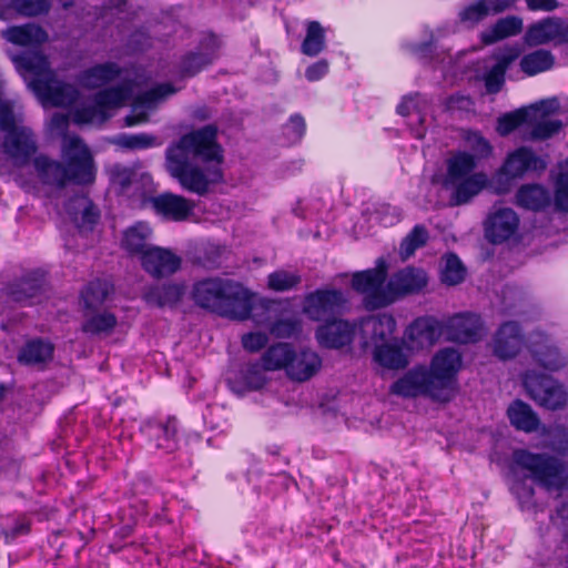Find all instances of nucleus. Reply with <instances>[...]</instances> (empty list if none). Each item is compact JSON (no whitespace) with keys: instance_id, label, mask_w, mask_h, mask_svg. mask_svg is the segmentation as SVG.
I'll list each match as a JSON object with an SVG mask.
<instances>
[{"instance_id":"f257e3e1","label":"nucleus","mask_w":568,"mask_h":568,"mask_svg":"<svg viewBox=\"0 0 568 568\" xmlns=\"http://www.w3.org/2000/svg\"><path fill=\"white\" fill-rule=\"evenodd\" d=\"M13 61L42 104L71 108V116L78 124H100L109 119L114 110L124 106L138 94L135 84L124 82L120 87L98 93L92 99L80 100L73 85L57 80L47 58L42 54H23L14 57Z\"/></svg>"},{"instance_id":"f03ea898","label":"nucleus","mask_w":568,"mask_h":568,"mask_svg":"<svg viewBox=\"0 0 568 568\" xmlns=\"http://www.w3.org/2000/svg\"><path fill=\"white\" fill-rule=\"evenodd\" d=\"M460 353L452 347L434 355L429 368L419 365L408 369L390 385V393L403 398L429 397L439 403H449L458 393Z\"/></svg>"},{"instance_id":"7ed1b4c3","label":"nucleus","mask_w":568,"mask_h":568,"mask_svg":"<svg viewBox=\"0 0 568 568\" xmlns=\"http://www.w3.org/2000/svg\"><path fill=\"white\" fill-rule=\"evenodd\" d=\"M559 116H568V98H547L504 113L497 120L496 130L501 136H506L526 125L531 139H559L565 130V123Z\"/></svg>"},{"instance_id":"20e7f679","label":"nucleus","mask_w":568,"mask_h":568,"mask_svg":"<svg viewBox=\"0 0 568 568\" xmlns=\"http://www.w3.org/2000/svg\"><path fill=\"white\" fill-rule=\"evenodd\" d=\"M254 294L243 283L221 276L205 277L193 283L191 298L203 310L230 320H247L253 310Z\"/></svg>"},{"instance_id":"39448f33","label":"nucleus","mask_w":568,"mask_h":568,"mask_svg":"<svg viewBox=\"0 0 568 568\" xmlns=\"http://www.w3.org/2000/svg\"><path fill=\"white\" fill-rule=\"evenodd\" d=\"M64 162L40 154L34 159V169L44 184L64 189L69 183L92 185L97 179V166L89 144H62Z\"/></svg>"},{"instance_id":"423d86ee","label":"nucleus","mask_w":568,"mask_h":568,"mask_svg":"<svg viewBox=\"0 0 568 568\" xmlns=\"http://www.w3.org/2000/svg\"><path fill=\"white\" fill-rule=\"evenodd\" d=\"M513 462L547 490H562L568 485L566 463L555 455L517 448L513 452Z\"/></svg>"},{"instance_id":"0eeeda50","label":"nucleus","mask_w":568,"mask_h":568,"mask_svg":"<svg viewBox=\"0 0 568 568\" xmlns=\"http://www.w3.org/2000/svg\"><path fill=\"white\" fill-rule=\"evenodd\" d=\"M165 154L168 171L187 192L204 196L209 193L211 184L223 181L222 168H207L205 173L182 149L170 144Z\"/></svg>"},{"instance_id":"6e6552de","label":"nucleus","mask_w":568,"mask_h":568,"mask_svg":"<svg viewBox=\"0 0 568 568\" xmlns=\"http://www.w3.org/2000/svg\"><path fill=\"white\" fill-rule=\"evenodd\" d=\"M388 263L384 257L376 260L375 266L354 272L351 287L363 295V304L367 311H375L392 304L388 298Z\"/></svg>"},{"instance_id":"1a4fd4ad","label":"nucleus","mask_w":568,"mask_h":568,"mask_svg":"<svg viewBox=\"0 0 568 568\" xmlns=\"http://www.w3.org/2000/svg\"><path fill=\"white\" fill-rule=\"evenodd\" d=\"M348 300L339 288L322 287L307 293L303 300V313L313 322H325L343 316Z\"/></svg>"},{"instance_id":"9d476101","label":"nucleus","mask_w":568,"mask_h":568,"mask_svg":"<svg viewBox=\"0 0 568 568\" xmlns=\"http://www.w3.org/2000/svg\"><path fill=\"white\" fill-rule=\"evenodd\" d=\"M523 385L532 400L549 410L560 409L567 404L568 396L564 386L548 375L526 372Z\"/></svg>"},{"instance_id":"9b49d317","label":"nucleus","mask_w":568,"mask_h":568,"mask_svg":"<svg viewBox=\"0 0 568 568\" xmlns=\"http://www.w3.org/2000/svg\"><path fill=\"white\" fill-rule=\"evenodd\" d=\"M179 420L175 416L148 418L142 422L140 433L148 445L163 454H172L179 448Z\"/></svg>"},{"instance_id":"f8f14e48","label":"nucleus","mask_w":568,"mask_h":568,"mask_svg":"<svg viewBox=\"0 0 568 568\" xmlns=\"http://www.w3.org/2000/svg\"><path fill=\"white\" fill-rule=\"evenodd\" d=\"M447 338L459 344L479 342L485 335L481 316L473 312L457 313L450 316L445 325Z\"/></svg>"},{"instance_id":"ddd939ff","label":"nucleus","mask_w":568,"mask_h":568,"mask_svg":"<svg viewBox=\"0 0 568 568\" xmlns=\"http://www.w3.org/2000/svg\"><path fill=\"white\" fill-rule=\"evenodd\" d=\"M546 168L547 163L542 158L536 155L529 148L521 145L506 156L497 175L509 182L523 178L528 172H542Z\"/></svg>"},{"instance_id":"4468645a","label":"nucleus","mask_w":568,"mask_h":568,"mask_svg":"<svg viewBox=\"0 0 568 568\" xmlns=\"http://www.w3.org/2000/svg\"><path fill=\"white\" fill-rule=\"evenodd\" d=\"M355 332V324L338 316L322 322L315 329V338L324 348L342 349L353 343Z\"/></svg>"},{"instance_id":"2eb2a0df","label":"nucleus","mask_w":568,"mask_h":568,"mask_svg":"<svg viewBox=\"0 0 568 568\" xmlns=\"http://www.w3.org/2000/svg\"><path fill=\"white\" fill-rule=\"evenodd\" d=\"M142 268L153 278L161 280L175 274L182 258L171 248L153 245L140 258Z\"/></svg>"},{"instance_id":"dca6fc26","label":"nucleus","mask_w":568,"mask_h":568,"mask_svg":"<svg viewBox=\"0 0 568 568\" xmlns=\"http://www.w3.org/2000/svg\"><path fill=\"white\" fill-rule=\"evenodd\" d=\"M428 284V277L424 270L406 266L398 270L388 280V298L392 304L408 295L420 293Z\"/></svg>"},{"instance_id":"f3484780","label":"nucleus","mask_w":568,"mask_h":568,"mask_svg":"<svg viewBox=\"0 0 568 568\" xmlns=\"http://www.w3.org/2000/svg\"><path fill=\"white\" fill-rule=\"evenodd\" d=\"M150 205L155 215L164 221H186L195 209L192 200L172 192H163L150 199Z\"/></svg>"},{"instance_id":"a211bd4d","label":"nucleus","mask_w":568,"mask_h":568,"mask_svg":"<svg viewBox=\"0 0 568 568\" xmlns=\"http://www.w3.org/2000/svg\"><path fill=\"white\" fill-rule=\"evenodd\" d=\"M48 273L41 268L27 272L20 278L8 285V296L20 304L31 305V300L41 296L47 287Z\"/></svg>"},{"instance_id":"6ab92c4d","label":"nucleus","mask_w":568,"mask_h":568,"mask_svg":"<svg viewBox=\"0 0 568 568\" xmlns=\"http://www.w3.org/2000/svg\"><path fill=\"white\" fill-rule=\"evenodd\" d=\"M494 354L503 361L516 357L525 345V335L518 322L503 323L494 336Z\"/></svg>"},{"instance_id":"aec40b11","label":"nucleus","mask_w":568,"mask_h":568,"mask_svg":"<svg viewBox=\"0 0 568 568\" xmlns=\"http://www.w3.org/2000/svg\"><path fill=\"white\" fill-rule=\"evenodd\" d=\"M518 225L516 212L510 207H501L485 221V236L493 244H501L516 233Z\"/></svg>"},{"instance_id":"412c9836","label":"nucleus","mask_w":568,"mask_h":568,"mask_svg":"<svg viewBox=\"0 0 568 568\" xmlns=\"http://www.w3.org/2000/svg\"><path fill=\"white\" fill-rule=\"evenodd\" d=\"M488 178L484 172H477L454 183L443 182L446 190H450L449 205L460 206L469 203L488 185Z\"/></svg>"},{"instance_id":"4be33fe9","label":"nucleus","mask_w":568,"mask_h":568,"mask_svg":"<svg viewBox=\"0 0 568 568\" xmlns=\"http://www.w3.org/2000/svg\"><path fill=\"white\" fill-rule=\"evenodd\" d=\"M321 367L322 358L316 352L308 348L300 352L295 349L285 374L293 382L304 383L314 377Z\"/></svg>"},{"instance_id":"5701e85b","label":"nucleus","mask_w":568,"mask_h":568,"mask_svg":"<svg viewBox=\"0 0 568 568\" xmlns=\"http://www.w3.org/2000/svg\"><path fill=\"white\" fill-rule=\"evenodd\" d=\"M185 294L183 283L153 284L145 288L143 300L148 305L163 307H175Z\"/></svg>"},{"instance_id":"b1692460","label":"nucleus","mask_w":568,"mask_h":568,"mask_svg":"<svg viewBox=\"0 0 568 568\" xmlns=\"http://www.w3.org/2000/svg\"><path fill=\"white\" fill-rule=\"evenodd\" d=\"M172 93V90L166 85H161L152 89L143 94L134 98L132 103V114L126 118L128 125H135L143 123L148 120V114L152 111L156 103L164 97Z\"/></svg>"},{"instance_id":"393cba45","label":"nucleus","mask_w":568,"mask_h":568,"mask_svg":"<svg viewBox=\"0 0 568 568\" xmlns=\"http://www.w3.org/2000/svg\"><path fill=\"white\" fill-rule=\"evenodd\" d=\"M152 229L144 222H136L124 230L121 239V247L130 255L142 257L144 252L153 245L149 243L152 236Z\"/></svg>"},{"instance_id":"a878e982","label":"nucleus","mask_w":568,"mask_h":568,"mask_svg":"<svg viewBox=\"0 0 568 568\" xmlns=\"http://www.w3.org/2000/svg\"><path fill=\"white\" fill-rule=\"evenodd\" d=\"M373 359L381 367L393 371L404 369L408 365L403 342L397 341L375 344Z\"/></svg>"},{"instance_id":"bb28decb","label":"nucleus","mask_w":568,"mask_h":568,"mask_svg":"<svg viewBox=\"0 0 568 568\" xmlns=\"http://www.w3.org/2000/svg\"><path fill=\"white\" fill-rule=\"evenodd\" d=\"M530 45H539L548 42L562 43V21L548 18L531 26L525 36Z\"/></svg>"},{"instance_id":"cd10ccee","label":"nucleus","mask_w":568,"mask_h":568,"mask_svg":"<svg viewBox=\"0 0 568 568\" xmlns=\"http://www.w3.org/2000/svg\"><path fill=\"white\" fill-rule=\"evenodd\" d=\"M176 149H182L190 160L209 168H221L224 161V150L222 144H172Z\"/></svg>"},{"instance_id":"c85d7f7f","label":"nucleus","mask_w":568,"mask_h":568,"mask_svg":"<svg viewBox=\"0 0 568 568\" xmlns=\"http://www.w3.org/2000/svg\"><path fill=\"white\" fill-rule=\"evenodd\" d=\"M54 345L47 339L36 337L26 342L18 353V362L24 365L45 364L53 358Z\"/></svg>"},{"instance_id":"c756f323","label":"nucleus","mask_w":568,"mask_h":568,"mask_svg":"<svg viewBox=\"0 0 568 568\" xmlns=\"http://www.w3.org/2000/svg\"><path fill=\"white\" fill-rule=\"evenodd\" d=\"M507 417L515 429L525 433L536 432L540 425L538 415L521 399H515L509 404Z\"/></svg>"},{"instance_id":"7c9ffc66","label":"nucleus","mask_w":568,"mask_h":568,"mask_svg":"<svg viewBox=\"0 0 568 568\" xmlns=\"http://www.w3.org/2000/svg\"><path fill=\"white\" fill-rule=\"evenodd\" d=\"M1 34L13 44L28 48L38 47L48 40L47 32L33 23L8 28Z\"/></svg>"},{"instance_id":"2f4dec72","label":"nucleus","mask_w":568,"mask_h":568,"mask_svg":"<svg viewBox=\"0 0 568 568\" xmlns=\"http://www.w3.org/2000/svg\"><path fill=\"white\" fill-rule=\"evenodd\" d=\"M516 201L520 207L539 212L550 205L551 197L548 189L540 184H524L516 193Z\"/></svg>"},{"instance_id":"473e14b6","label":"nucleus","mask_w":568,"mask_h":568,"mask_svg":"<svg viewBox=\"0 0 568 568\" xmlns=\"http://www.w3.org/2000/svg\"><path fill=\"white\" fill-rule=\"evenodd\" d=\"M442 334V325L433 316H422L415 318L407 328L409 339L418 344H434Z\"/></svg>"},{"instance_id":"72a5a7b5","label":"nucleus","mask_w":568,"mask_h":568,"mask_svg":"<svg viewBox=\"0 0 568 568\" xmlns=\"http://www.w3.org/2000/svg\"><path fill=\"white\" fill-rule=\"evenodd\" d=\"M477 156L468 152L459 151L447 160V172L444 181L454 183L457 180L473 175L477 168Z\"/></svg>"},{"instance_id":"f704fd0d","label":"nucleus","mask_w":568,"mask_h":568,"mask_svg":"<svg viewBox=\"0 0 568 568\" xmlns=\"http://www.w3.org/2000/svg\"><path fill=\"white\" fill-rule=\"evenodd\" d=\"M295 348L290 343L278 342L268 346L261 357L263 368L266 372H275L284 369L288 366L293 358Z\"/></svg>"},{"instance_id":"c9c22d12","label":"nucleus","mask_w":568,"mask_h":568,"mask_svg":"<svg viewBox=\"0 0 568 568\" xmlns=\"http://www.w3.org/2000/svg\"><path fill=\"white\" fill-rule=\"evenodd\" d=\"M518 57L519 50L517 48H508L497 57L496 63L491 67L485 78L486 87L489 92L496 93L500 90L507 68Z\"/></svg>"},{"instance_id":"e433bc0d","label":"nucleus","mask_w":568,"mask_h":568,"mask_svg":"<svg viewBox=\"0 0 568 568\" xmlns=\"http://www.w3.org/2000/svg\"><path fill=\"white\" fill-rule=\"evenodd\" d=\"M429 109L428 100L418 94L410 93L404 95L396 106V112L400 116L410 118L412 123L423 124L426 120Z\"/></svg>"},{"instance_id":"4c0bfd02","label":"nucleus","mask_w":568,"mask_h":568,"mask_svg":"<svg viewBox=\"0 0 568 568\" xmlns=\"http://www.w3.org/2000/svg\"><path fill=\"white\" fill-rule=\"evenodd\" d=\"M523 29V20L510 16L499 19L494 26L481 32V40L491 44L508 37L518 34Z\"/></svg>"},{"instance_id":"58836bf2","label":"nucleus","mask_w":568,"mask_h":568,"mask_svg":"<svg viewBox=\"0 0 568 568\" xmlns=\"http://www.w3.org/2000/svg\"><path fill=\"white\" fill-rule=\"evenodd\" d=\"M111 292V286L106 281L93 280L90 281L81 291V300L85 311H95L108 298Z\"/></svg>"},{"instance_id":"ea45409f","label":"nucleus","mask_w":568,"mask_h":568,"mask_svg":"<svg viewBox=\"0 0 568 568\" xmlns=\"http://www.w3.org/2000/svg\"><path fill=\"white\" fill-rule=\"evenodd\" d=\"M555 64L554 55L547 50H536L525 54L520 60V70L528 77L550 70Z\"/></svg>"},{"instance_id":"a19ab883","label":"nucleus","mask_w":568,"mask_h":568,"mask_svg":"<svg viewBox=\"0 0 568 568\" xmlns=\"http://www.w3.org/2000/svg\"><path fill=\"white\" fill-rule=\"evenodd\" d=\"M119 72L120 70L114 63L99 64L84 71L79 81L85 88L95 89L113 80Z\"/></svg>"},{"instance_id":"79ce46f5","label":"nucleus","mask_w":568,"mask_h":568,"mask_svg":"<svg viewBox=\"0 0 568 568\" xmlns=\"http://www.w3.org/2000/svg\"><path fill=\"white\" fill-rule=\"evenodd\" d=\"M535 362L545 369L555 372L566 365L559 348L552 345H535L530 348Z\"/></svg>"},{"instance_id":"37998d69","label":"nucleus","mask_w":568,"mask_h":568,"mask_svg":"<svg viewBox=\"0 0 568 568\" xmlns=\"http://www.w3.org/2000/svg\"><path fill=\"white\" fill-rule=\"evenodd\" d=\"M325 48V30L317 21H310L301 50L308 57L318 55Z\"/></svg>"},{"instance_id":"c03bdc74","label":"nucleus","mask_w":568,"mask_h":568,"mask_svg":"<svg viewBox=\"0 0 568 568\" xmlns=\"http://www.w3.org/2000/svg\"><path fill=\"white\" fill-rule=\"evenodd\" d=\"M85 321L82 323L81 329L83 333L99 335L101 333L112 332L116 326V316L111 312L97 313L88 316L85 313Z\"/></svg>"},{"instance_id":"a18cd8bd","label":"nucleus","mask_w":568,"mask_h":568,"mask_svg":"<svg viewBox=\"0 0 568 568\" xmlns=\"http://www.w3.org/2000/svg\"><path fill=\"white\" fill-rule=\"evenodd\" d=\"M371 338L374 344L389 342L396 329V320L392 314H379L371 321Z\"/></svg>"},{"instance_id":"49530a36","label":"nucleus","mask_w":568,"mask_h":568,"mask_svg":"<svg viewBox=\"0 0 568 568\" xmlns=\"http://www.w3.org/2000/svg\"><path fill=\"white\" fill-rule=\"evenodd\" d=\"M466 276V268L460 258L455 253H448L445 260V266L442 271L440 280L448 286L460 284Z\"/></svg>"},{"instance_id":"de8ad7c7","label":"nucleus","mask_w":568,"mask_h":568,"mask_svg":"<svg viewBox=\"0 0 568 568\" xmlns=\"http://www.w3.org/2000/svg\"><path fill=\"white\" fill-rule=\"evenodd\" d=\"M39 144H0L4 154L13 161L18 168L26 166L31 161L34 164Z\"/></svg>"},{"instance_id":"09e8293b","label":"nucleus","mask_w":568,"mask_h":568,"mask_svg":"<svg viewBox=\"0 0 568 568\" xmlns=\"http://www.w3.org/2000/svg\"><path fill=\"white\" fill-rule=\"evenodd\" d=\"M554 186V202L556 209L560 212L568 213V159L560 163Z\"/></svg>"},{"instance_id":"8fccbe9b","label":"nucleus","mask_w":568,"mask_h":568,"mask_svg":"<svg viewBox=\"0 0 568 568\" xmlns=\"http://www.w3.org/2000/svg\"><path fill=\"white\" fill-rule=\"evenodd\" d=\"M428 231L422 224H416L400 242V254L404 258L412 256L418 248L426 245Z\"/></svg>"},{"instance_id":"3c124183","label":"nucleus","mask_w":568,"mask_h":568,"mask_svg":"<svg viewBox=\"0 0 568 568\" xmlns=\"http://www.w3.org/2000/svg\"><path fill=\"white\" fill-rule=\"evenodd\" d=\"M302 282V278L296 273H291L285 270H277L268 274L267 286L274 292H286L293 290Z\"/></svg>"},{"instance_id":"603ef678","label":"nucleus","mask_w":568,"mask_h":568,"mask_svg":"<svg viewBox=\"0 0 568 568\" xmlns=\"http://www.w3.org/2000/svg\"><path fill=\"white\" fill-rule=\"evenodd\" d=\"M108 173L110 184L116 187L118 192L121 194L130 189L135 178V172L132 169L119 163L112 165L108 170Z\"/></svg>"},{"instance_id":"864d4df0","label":"nucleus","mask_w":568,"mask_h":568,"mask_svg":"<svg viewBox=\"0 0 568 568\" xmlns=\"http://www.w3.org/2000/svg\"><path fill=\"white\" fill-rule=\"evenodd\" d=\"M490 14L484 0H477L459 12V19L468 27H474L484 21Z\"/></svg>"},{"instance_id":"5fc2aeb1","label":"nucleus","mask_w":568,"mask_h":568,"mask_svg":"<svg viewBox=\"0 0 568 568\" xmlns=\"http://www.w3.org/2000/svg\"><path fill=\"white\" fill-rule=\"evenodd\" d=\"M264 372L266 371L263 368L262 362L247 364L243 371V382L246 387L252 390L262 389L267 383Z\"/></svg>"},{"instance_id":"6e6d98bb","label":"nucleus","mask_w":568,"mask_h":568,"mask_svg":"<svg viewBox=\"0 0 568 568\" xmlns=\"http://www.w3.org/2000/svg\"><path fill=\"white\" fill-rule=\"evenodd\" d=\"M69 125V119L67 115L57 113L54 114L47 125V132L51 139H62L64 142H78L74 139H67V128Z\"/></svg>"},{"instance_id":"4d7b16f0","label":"nucleus","mask_w":568,"mask_h":568,"mask_svg":"<svg viewBox=\"0 0 568 568\" xmlns=\"http://www.w3.org/2000/svg\"><path fill=\"white\" fill-rule=\"evenodd\" d=\"M13 7L26 16H37L49 10L48 0H12Z\"/></svg>"},{"instance_id":"13d9d810","label":"nucleus","mask_w":568,"mask_h":568,"mask_svg":"<svg viewBox=\"0 0 568 568\" xmlns=\"http://www.w3.org/2000/svg\"><path fill=\"white\" fill-rule=\"evenodd\" d=\"M300 324L295 320L283 318L275 321L270 328V332L276 337H291L297 334Z\"/></svg>"},{"instance_id":"bf43d9fd","label":"nucleus","mask_w":568,"mask_h":568,"mask_svg":"<svg viewBox=\"0 0 568 568\" xmlns=\"http://www.w3.org/2000/svg\"><path fill=\"white\" fill-rule=\"evenodd\" d=\"M241 342L245 351L256 353L266 346L268 336L263 332H250L242 336Z\"/></svg>"},{"instance_id":"052dcab7","label":"nucleus","mask_w":568,"mask_h":568,"mask_svg":"<svg viewBox=\"0 0 568 568\" xmlns=\"http://www.w3.org/2000/svg\"><path fill=\"white\" fill-rule=\"evenodd\" d=\"M217 138V128L213 124H209L185 134L181 142H214Z\"/></svg>"},{"instance_id":"680f3d73","label":"nucleus","mask_w":568,"mask_h":568,"mask_svg":"<svg viewBox=\"0 0 568 568\" xmlns=\"http://www.w3.org/2000/svg\"><path fill=\"white\" fill-rule=\"evenodd\" d=\"M30 530V523L26 519H19L11 528H3L1 534L3 536L4 544L11 545L19 537L28 535Z\"/></svg>"},{"instance_id":"e2e57ef3","label":"nucleus","mask_w":568,"mask_h":568,"mask_svg":"<svg viewBox=\"0 0 568 568\" xmlns=\"http://www.w3.org/2000/svg\"><path fill=\"white\" fill-rule=\"evenodd\" d=\"M100 210L99 207L93 203L92 200L88 199L87 205L82 210L81 213V227H88L89 230H93V227L98 224L100 221Z\"/></svg>"},{"instance_id":"0e129e2a","label":"nucleus","mask_w":568,"mask_h":568,"mask_svg":"<svg viewBox=\"0 0 568 568\" xmlns=\"http://www.w3.org/2000/svg\"><path fill=\"white\" fill-rule=\"evenodd\" d=\"M328 62L326 60H318L311 64L310 67H307V69L305 70V78L310 82L320 81L328 73Z\"/></svg>"},{"instance_id":"69168bd1","label":"nucleus","mask_w":568,"mask_h":568,"mask_svg":"<svg viewBox=\"0 0 568 568\" xmlns=\"http://www.w3.org/2000/svg\"><path fill=\"white\" fill-rule=\"evenodd\" d=\"M223 250L219 245H210L204 251L205 264L210 267L219 266L221 263Z\"/></svg>"},{"instance_id":"338daca9","label":"nucleus","mask_w":568,"mask_h":568,"mask_svg":"<svg viewBox=\"0 0 568 568\" xmlns=\"http://www.w3.org/2000/svg\"><path fill=\"white\" fill-rule=\"evenodd\" d=\"M532 11H551L558 8V0H525Z\"/></svg>"},{"instance_id":"774afa93","label":"nucleus","mask_w":568,"mask_h":568,"mask_svg":"<svg viewBox=\"0 0 568 568\" xmlns=\"http://www.w3.org/2000/svg\"><path fill=\"white\" fill-rule=\"evenodd\" d=\"M488 10L493 14H497L510 9L516 0H484Z\"/></svg>"}]
</instances>
